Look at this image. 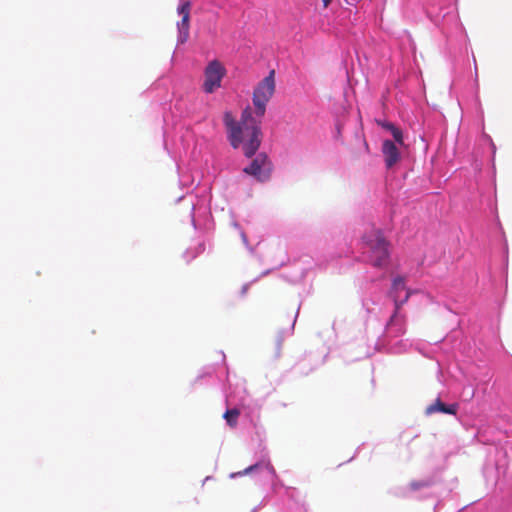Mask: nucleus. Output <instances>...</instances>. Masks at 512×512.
<instances>
[{
    "instance_id": "f257e3e1",
    "label": "nucleus",
    "mask_w": 512,
    "mask_h": 512,
    "mask_svg": "<svg viewBox=\"0 0 512 512\" xmlns=\"http://www.w3.org/2000/svg\"><path fill=\"white\" fill-rule=\"evenodd\" d=\"M223 121L231 146L234 149L242 146L243 153L248 158L255 155L262 142L261 118L254 117L248 106L242 111L239 121L229 111L224 113Z\"/></svg>"
},
{
    "instance_id": "f03ea898",
    "label": "nucleus",
    "mask_w": 512,
    "mask_h": 512,
    "mask_svg": "<svg viewBox=\"0 0 512 512\" xmlns=\"http://www.w3.org/2000/svg\"><path fill=\"white\" fill-rule=\"evenodd\" d=\"M367 261L374 267L383 268L388 264V242L379 230H373L364 237Z\"/></svg>"
},
{
    "instance_id": "7ed1b4c3",
    "label": "nucleus",
    "mask_w": 512,
    "mask_h": 512,
    "mask_svg": "<svg viewBox=\"0 0 512 512\" xmlns=\"http://www.w3.org/2000/svg\"><path fill=\"white\" fill-rule=\"evenodd\" d=\"M275 71L271 70L269 74L261 80L253 91V104L258 118H262L266 112V105L275 92Z\"/></svg>"
},
{
    "instance_id": "20e7f679",
    "label": "nucleus",
    "mask_w": 512,
    "mask_h": 512,
    "mask_svg": "<svg viewBox=\"0 0 512 512\" xmlns=\"http://www.w3.org/2000/svg\"><path fill=\"white\" fill-rule=\"evenodd\" d=\"M392 296L395 304V310L390 318L389 324L400 323L403 321V316L400 315V308L408 301L411 292L406 289L405 279L402 276L394 278L392 283Z\"/></svg>"
},
{
    "instance_id": "39448f33",
    "label": "nucleus",
    "mask_w": 512,
    "mask_h": 512,
    "mask_svg": "<svg viewBox=\"0 0 512 512\" xmlns=\"http://www.w3.org/2000/svg\"><path fill=\"white\" fill-rule=\"evenodd\" d=\"M273 165L265 153H259L250 163L243 169V172L255 177L260 182L267 181L272 173Z\"/></svg>"
},
{
    "instance_id": "423d86ee",
    "label": "nucleus",
    "mask_w": 512,
    "mask_h": 512,
    "mask_svg": "<svg viewBox=\"0 0 512 512\" xmlns=\"http://www.w3.org/2000/svg\"><path fill=\"white\" fill-rule=\"evenodd\" d=\"M224 66L217 60L211 61L205 68V81L203 89L206 93H213L221 86V81L225 76Z\"/></svg>"
},
{
    "instance_id": "0eeeda50",
    "label": "nucleus",
    "mask_w": 512,
    "mask_h": 512,
    "mask_svg": "<svg viewBox=\"0 0 512 512\" xmlns=\"http://www.w3.org/2000/svg\"><path fill=\"white\" fill-rule=\"evenodd\" d=\"M382 154L384 157L385 165L388 169L394 167L401 159L398 146L391 140L383 141Z\"/></svg>"
},
{
    "instance_id": "6e6552de",
    "label": "nucleus",
    "mask_w": 512,
    "mask_h": 512,
    "mask_svg": "<svg viewBox=\"0 0 512 512\" xmlns=\"http://www.w3.org/2000/svg\"><path fill=\"white\" fill-rule=\"evenodd\" d=\"M457 410H458V404L454 403V404L446 405L439 398H437L433 404L429 405L426 408V414L431 415L436 412H441L444 414L455 415L457 413Z\"/></svg>"
},
{
    "instance_id": "1a4fd4ad",
    "label": "nucleus",
    "mask_w": 512,
    "mask_h": 512,
    "mask_svg": "<svg viewBox=\"0 0 512 512\" xmlns=\"http://www.w3.org/2000/svg\"><path fill=\"white\" fill-rule=\"evenodd\" d=\"M190 17H182L178 22L179 42L185 43L189 38Z\"/></svg>"
},
{
    "instance_id": "9d476101",
    "label": "nucleus",
    "mask_w": 512,
    "mask_h": 512,
    "mask_svg": "<svg viewBox=\"0 0 512 512\" xmlns=\"http://www.w3.org/2000/svg\"><path fill=\"white\" fill-rule=\"evenodd\" d=\"M240 415V410L237 408L228 409L223 414V418L226 420L227 424L234 428L238 423V417Z\"/></svg>"
},
{
    "instance_id": "9b49d317",
    "label": "nucleus",
    "mask_w": 512,
    "mask_h": 512,
    "mask_svg": "<svg viewBox=\"0 0 512 512\" xmlns=\"http://www.w3.org/2000/svg\"><path fill=\"white\" fill-rule=\"evenodd\" d=\"M391 134H392V136L394 138V143H396V145L404 146L403 133H402V130L400 128L395 127L391 131Z\"/></svg>"
},
{
    "instance_id": "f8f14e48",
    "label": "nucleus",
    "mask_w": 512,
    "mask_h": 512,
    "mask_svg": "<svg viewBox=\"0 0 512 512\" xmlns=\"http://www.w3.org/2000/svg\"><path fill=\"white\" fill-rule=\"evenodd\" d=\"M191 3L189 1L184 2L178 7V13L182 17H190Z\"/></svg>"
},
{
    "instance_id": "ddd939ff",
    "label": "nucleus",
    "mask_w": 512,
    "mask_h": 512,
    "mask_svg": "<svg viewBox=\"0 0 512 512\" xmlns=\"http://www.w3.org/2000/svg\"><path fill=\"white\" fill-rule=\"evenodd\" d=\"M377 123L389 132H391L396 127L393 123L387 121H377Z\"/></svg>"
},
{
    "instance_id": "4468645a",
    "label": "nucleus",
    "mask_w": 512,
    "mask_h": 512,
    "mask_svg": "<svg viewBox=\"0 0 512 512\" xmlns=\"http://www.w3.org/2000/svg\"><path fill=\"white\" fill-rule=\"evenodd\" d=\"M427 485L428 484L425 483V482H411L410 483V487H411L412 490H418V489H420L422 487H425Z\"/></svg>"
},
{
    "instance_id": "2eb2a0df",
    "label": "nucleus",
    "mask_w": 512,
    "mask_h": 512,
    "mask_svg": "<svg viewBox=\"0 0 512 512\" xmlns=\"http://www.w3.org/2000/svg\"><path fill=\"white\" fill-rule=\"evenodd\" d=\"M257 468H258V464L251 465L248 468L244 469L243 471L238 472L237 474L238 475H245V474H247V473H249V472H251V471H253V470L257 469Z\"/></svg>"
},
{
    "instance_id": "dca6fc26",
    "label": "nucleus",
    "mask_w": 512,
    "mask_h": 512,
    "mask_svg": "<svg viewBox=\"0 0 512 512\" xmlns=\"http://www.w3.org/2000/svg\"><path fill=\"white\" fill-rule=\"evenodd\" d=\"M333 0H322L324 8H327Z\"/></svg>"
}]
</instances>
